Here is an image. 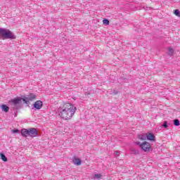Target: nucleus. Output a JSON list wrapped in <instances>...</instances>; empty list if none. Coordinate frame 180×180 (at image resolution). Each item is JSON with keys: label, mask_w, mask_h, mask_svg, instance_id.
Masks as SVG:
<instances>
[{"label": "nucleus", "mask_w": 180, "mask_h": 180, "mask_svg": "<svg viewBox=\"0 0 180 180\" xmlns=\"http://www.w3.org/2000/svg\"><path fill=\"white\" fill-rule=\"evenodd\" d=\"M75 113V106L70 103H64L58 108V115L63 120H70Z\"/></svg>", "instance_id": "1"}, {"label": "nucleus", "mask_w": 180, "mask_h": 180, "mask_svg": "<svg viewBox=\"0 0 180 180\" xmlns=\"http://www.w3.org/2000/svg\"><path fill=\"white\" fill-rule=\"evenodd\" d=\"M0 36H2L4 39H16L13 33L9 30L0 29Z\"/></svg>", "instance_id": "2"}, {"label": "nucleus", "mask_w": 180, "mask_h": 180, "mask_svg": "<svg viewBox=\"0 0 180 180\" xmlns=\"http://www.w3.org/2000/svg\"><path fill=\"white\" fill-rule=\"evenodd\" d=\"M137 144L140 146L141 150H143V151H145V153H148V151H151V144H150V143L147 141H145L142 143L138 142Z\"/></svg>", "instance_id": "3"}, {"label": "nucleus", "mask_w": 180, "mask_h": 180, "mask_svg": "<svg viewBox=\"0 0 180 180\" xmlns=\"http://www.w3.org/2000/svg\"><path fill=\"white\" fill-rule=\"evenodd\" d=\"M22 101L21 98L17 97L15 98H12L8 101V103L11 105V106H16V105H19Z\"/></svg>", "instance_id": "4"}, {"label": "nucleus", "mask_w": 180, "mask_h": 180, "mask_svg": "<svg viewBox=\"0 0 180 180\" xmlns=\"http://www.w3.org/2000/svg\"><path fill=\"white\" fill-rule=\"evenodd\" d=\"M37 134H39V132L35 128H31L29 129V136H30L31 137H36Z\"/></svg>", "instance_id": "5"}, {"label": "nucleus", "mask_w": 180, "mask_h": 180, "mask_svg": "<svg viewBox=\"0 0 180 180\" xmlns=\"http://www.w3.org/2000/svg\"><path fill=\"white\" fill-rule=\"evenodd\" d=\"M34 108H35V109H37L38 110L41 109V108H43V102H41V101H37L34 103Z\"/></svg>", "instance_id": "6"}, {"label": "nucleus", "mask_w": 180, "mask_h": 180, "mask_svg": "<svg viewBox=\"0 0 180 180\" xmlns=\"http://www.w3.org/2000/svg\"><path fill=\"white\" fill-rule=\"evenodd\" d=\"M146 136L147 140H148L149 141H154V140H155V136H154V134H153L152 133H147L146 134Z\"/></svg>", "instance_id": "7"}, {"label": "nucleus", "mask_w": 180, "mask_h": 180, "mask_svg": "<svg viewBox=\"0 0 180 180\" xmlns=\"http://www.w3.org/2000/svg\"><path fill=\"white\" fill-rule=\"evenodd\" d=\"M26 99L29 102L32 101H34V99H36V95L33 94H30L27 96V97H26Z\"/></svg>", "instance_id": "8"}, {"label": "nucleus", "mask_w": 180, "mask_h": 180, "mask_svg": "<svg viewBox=\"0 0 180 180\" xmlns=\"http://www.w3.org/2000/svg\"><path fill=\"white\" fill-rule=\"evenodd\" d=\"M21 134H22V136H23L24 137H27V136H29V129H22L21 130Z\"/></svg>", "instance_id": "9"}, {"label": "nucleus", "mask_w": 180, "mask_h": 180, "mask_svg": "<svg viewBox=\"0 0 180 180\" xmlns=\"http://www.w3.org/2000/svg\"><path fill=\"white\" fill-rule=\"evenodd\" d=\"M73 164H75V165H81V159L77 158H75L73 159Z\"/></svg>", "instance_id": "10"}, {"label": "nucleus", "mask_w": 180, "mask_h": 180, "mask_svg": "<svg viewBox=\"0 0 180 180\" xmlns=\"http://www.w3.org/2000/svg\"><path fill=\"white\" fill-rule=\"evenodd\" d=\"M1 110H3V112H5L6 113H8V112H9V107L4 104L1 105Z\"/></svg>", "instance_id": "11"}, {"label": "nucleus", "mask_w": 180, "mask_h": 180, "mask_svg": "<svg viewBox=\"0 0 180 180\" xmlns=\"http://www.w3.org/2000/svg\"><path fill=\"white\" fill-rule=\"evenodd\" d=\"M0 157H1V160H2V161H4V162H6L8 161V158L5 156V154L0 153Z\"/></svg>", "instance_id": "12"}, {"label": "nucleus", "mask_w": 180, "mask_h": 180, "mask_svg": "<svg viewBox=\"0 0 180 180\" xmlns=\"http://www.w3.org/2000/svg\"><path fill=\"white\" fill-rule=\"evenodd\" d=\"M146 137H147L146 135H143V134L139 135V139L141 141H146Z\"/></svg>", "instance_id": "13"}, {"label": "nucleus", "mask_w": 180, "mask_h": 180, "mask_svg": "<svg viewBox=\"0 0 180 180\" xmlns=\"http://www.w3.org/2000/svg\"><path fill=\"white\" fill-rule=\"evenodd\" d=\"M94 179H101L102 178V174H96L94 176Z\"/></svg>", "instance_id": "14"}, {"label": "nucleus", "mask_w": 180, "mask_h": 180, "mask_svg": "<svg viewBox=\"0 0 180 180\" xmlns=\"http://www.w3.org/2000/svg\"><path fill=\"white\" fill-rule=\"evenodd\" d=\"M174 15H175L176 16H178V18H180V12H179V10H178V9L174 10Z\"/></svg>", "instance_id": "15"}, {"label": "nucleus", "mask_w": 180, "mask_h": 180, "mask_svg": "<svg viewBox=\"0 0 180 180\" xmlns=\"http://www.w3.org/2000/svg\"><path fill=\"white\" fill-rule=\"evenodd\" d=\"M169 55L172 56L174 54V49L172 48H168Z\"/></svg>", "instance_id": "16"}, {"label": "nucleus", "mask_w": 180, "mask_h": 180, "mask_svg": "<svg viewBox=\"0 0 180 180\" xmlns=\"http://www.w3.org/2000/svg\"><path fill=\"white\" fill-rule=\"evenodd\" d=\"M103 25H109V20L108 19L103 20Z\"/></svg>", "instance_id": "17"}, {"label": "nucleus", "mask_w": 180, "mask_h": 180, "mask_svg": "<svg viewBox=\"0 0 180 180\" xmlns=\"http://www.w3.org/2000/svg\"><path fill=\"white\" fill-rule=\"evenodd\" d=\"M174 124L175 126H179V120H174Z\"/></svg>", "instance_id": "18"}, {"label": "nucleus", "mask_w": 180, "mask_h": 180, "mask_svg": "<svg viewBox=\"0 0 180 180\" xmlns=\"http://www.w3.org/2000/svg\"><path fill=\"white\" fill-rule=\"evenodd\" d=\"M163 127H168V124H167V121H165V123L163 124Z\"/></svg>", "instance_id": "19"}, {"label": "nucleus", "mask_w": 180, "mask_h": 180, "mask_svg": "<svg viewBox=\"0 0 180 180\" xmlns=\"http://www.w3.org/2000/svg\"><path fill=\"white\" fill-rule=\"evenodd\" d=\"M13 133H18L19 132V130L18 129H14V130H12Z\"/></svg>", "instance_id": "20"}, {"label": "nucleus", "mask_w": 180, "mask_h": 180, "mask_svg": "<svg viewBox=\"0 0 180 180\" xmlns=\"http://www.w3.org/2000/svg\"><path fill=\"white\" fill-rule=\"evenodd\" d=\"M22 101H23V102H25V103H27V102H29V101H27V99H26V98H22Z\"/></svg>", "instance_id": "21"}]
</instances>
